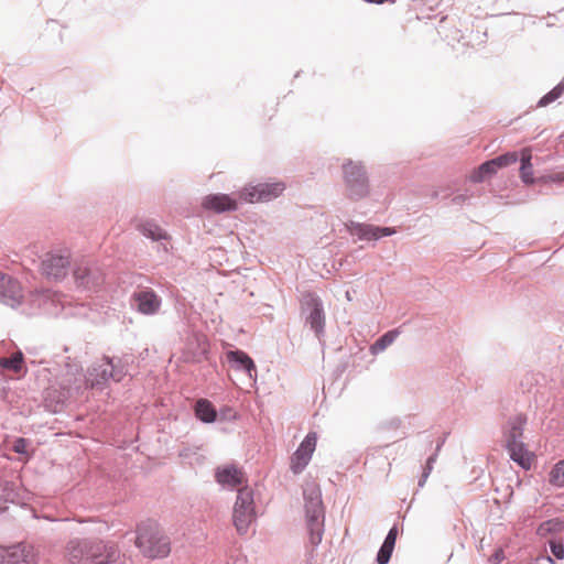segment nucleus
<instances>
[{
    "label": "nucleus",
    "instance_id": "1",
    "mask_svg": "<svg viewBox=\"0 0 564 564\" xmlns=\"http://www.w3.org/2000/svg\"><path fill=\"white\" fill-rule=\"evenodd\" d=\"M69 564H109L119 556L112 542L100 539H73L67 544Z\"/></svg>",
    "mask_w": 564,
    "mask_h": 564
},
{
    "label": "nucleus",
    "instance_id": "2",
    "mask_svg": "<svg viewBox=\"0 0 564 564\" xmlns=\"http://www.w3.org/2000/svg\"><path fill=\"white\" fill-rule=\"evenodd\" d=\"M305 523L312 545L317 546L323 539L325 508L322 490L315 482L307 484L303 489Z\"/></svg>",
    "mask_w": 564,
    "mask_h": 564
},
{
    "label": "nucleus",
    "instance_id": "3",
    "mask_svg": "<svg viewBox=\"0 0 564 564\" xmlns=\"http://www.w3.org/2000/svg\"><path fill=\"white\" fill-rule=\"evenodd\" d=\"M135 545L150 558H163L171 552V542L155 521L141 522L137 527Z\"/></svg>",
    "mask_w": 564,
    "mask_h": 564
},
{
    "label": "nucleus",
    "instance_id": "4",
    "mask_svg": "<svg viewBox=\"0 0 564 564\" xmlns=\"http://www.w3.org/2000/svg\"><path fill=\"white\" fill-rule=\"evenodd\" d=\"M20 303L17 310L28 316L56 314L62 306L61 295L50 289L22 292Z\"/></svg>",
    "mask_w": 564,
    "mask_h": 564
},
{
    "label": "nucleus",
    "instance_id": "5",
    "mask_svg": "<svg viewBox=\"0 0 564 564\" xmlns=\"http://www.w3.org/2000/svg\"><path fill=\"white\" fill-rule=\"evenodd\" d=\"M341 172L347 198L357 202L370 194L369 176L362 162L347 159Z\"/></svg>",
    "mask_w": 564,
    "mask_h": 564
},
{
    "label": "nucleus",
    "instance_id": "6",
    "mask_svg": "<svg viewBox=\"0 0 564 564\" xmlns=\"http://www.w3.org/2000/svg\"><path fill=\"white\" fill-rule=\"evenodd\" d=\"M127 375L126 367L120 360L105 356L101 361L95 362L85 376L86 384L90 388H102L109 380L120 382Z\"/></svg>",
    "mask_w": 564,
    "mask_h": 564
},
{
    "label": "nucleus",
    "instance_id": "7",
    "mask_svg": "<svg viewBox=\"0 0 564 564\" xmlns=\"http://www.w3.org/2000/svg\"><path fill=\"white\" fill-rule=\"evenodd\" d=\"M301 307L305 314V323L321 339L325 335L326 315L322 299L313 292L303 294Z\"/></svg>",
    "mask_w": 564,
    "mask_h": 564
},
{
    "label": "nucleus",
    "instance_id": "8",
    "mask_svg": "<svg viewBox=\"0 0 564 564\" xmlns=\"http://www.w3.org/2000/svg\"><path fill=\"white\" fill-rule=\"evenodd\" d=\"M77 289L88 292L99 291L106 281L104 268L93 261L82 262L74 270Z\"/></svg>",
    "mask_w": 564,
    "mask_h": 564
},
{
    "label": "nucleus",
    "instance_id": "9",
    "mask_svg": "<svg viewBox=\"0 0 564 564\" xmlns=\"http://www.w3.org/2000/svg\"><path fill=\"white\" fill-rule=\"evenodd\" d=\"M70 265V257L68 252H48L41 263V272L47 279L56 281L63 280Z\"/></svg>",
    "mask_w": 564,
    "mask_h": 564
},
{
    "label": "nucleus",
    "instance_id": "10",
    "mask_svg": "<svg viewBox=\"0 0 564 564\" xmlns=\"http://www.w3.org/2000/svg\"><path fill=\"white\" fill-rule=\"evenodd\" d=\"M284 189L285 185L281 182L259 183L246 187L240 197L248 203L269 202L281 195Z\"/></svg>",
    "mask_w": 564,
    "mask_h": 564
},
{
    "label": "nucleus",
    "instance_id": "11",
    "mask_svg": "<svg viewBox=\"0 0 564 564\" xmlns=\"http://www.w3.org/2000/svg\"><path fill=\"white\" fill-rule=\"evenodd\" d=\"M317 434L308 432L291 457V470L294 474L302 473L311 462L315 451Z\"/></svg>",
    "mask_w": 564,
    "mask_h": 564
},
{
    "label": "nucleus",
    "instance_id": "12",
    "mask_svg": "<svg viewBox=\"0 0 564 564\" xmlns=\"http://www.w3.org/2000/svg\"><path fill=\"white\" fill-rule=\"evenodd\" d=\"M132 305L143 315H154L162 306V299L152 289H139L131 295Z\"/></svg>",
    "mask_w": 564,
    "mask_h": 564
},
{
    "label": "nucleus",
    "instance_id": "13",
    "mask_svg": "<svg viewBox=\"0 0 564 564\" xmlns=\"http://www.w3.org/2000/svg\"><path fill=\"white\" fill-rule=\"evenodd\" d=\"M21 283L8 274L0 273V303L17 310L21 304Z\"/></svg>",
    "mask_w": 564,
    "mask_h": 564
},
{
    "label": "nucleus",
    "instance_id": "14",
    "mask_svg": "<svg viewBox=\"0 0 564 564\" xmlns=\"http://www.w3.org/2000/svg\"><path fill=\"white\" fill-rule=\"evenodd\" d=\"M0 557L1 564H32L35 554L30 544L18 543L1 550Z\"/></svg>",
    "mask_w": 564,
    "mask_h": 564
},
{
    "label": "nucleus",
    "instance_id": "15",
    "mask_svg": "<svg viewBox=\"0 0 564 564\" xmlns=\"http://www.w3.org/2000/svg\"><path fill=\"white\" fill-rule=\"evenodd\" d=\"M227 361L236 371H243L249 379L257 381V367L251 357L243 350L236 349L226 352Z\"/></svg>",
    "mask_w": 564,
    "mask_h": 564
},
{
    "label": "nucleus",
    "instance_id": "16",
    "mask_svg": "<svg viewBox=\"0 0 564 564\" xmlns=\"http://www.w3.org/2000/svg\"><path fill=\"white\" fill-rule=\"evenodd\" d=\"M202 207L216 214L235 212L238 209L237 199L228 194H210L203 198Z\"/></svg>",
    "mask_w": 564,
    "mask_h": 564
},
{
    "label": "nucleus",
    "instance_id": "17",
    "mask_svg": "<svg viewBox=\"0 0 564 564\" xmlns=\"http://www.w3.org/2000/svg\"><path fill=\"white\" fill-rule=\"evenodd\" d=\"M527 424L528 417L523 413L509 417L502 429L505 445L522 442Z\"/></svg>",
    "mask_w": 564,
    "mask_h": 564
},
{
    "label": "nucleus",
    "instance_id": "18",
    "mask_svg": "<svg viewBox=\"0 0 564 564\" xmlns=\"http://www.w3.org/2000/svg\"><path fill=\"white\" fill-rule=\"evenodd\" d=\"M505 447L512 462L517 463L524 470L531 469L534 454L528 449V446L523 441L505 445Z\"/></svg>",
    "mask_w": 564,
    "mask_h": 564
},
{
    "label": "nucleus",
    "instance_id": "19",
    "mask_svg": "<svg viewBox=\"0 0 564 564\" xmlns=\"http://www.w3.org/2000/svg\"><path fill=\"white\" fill-rule=\"evenodd\" d=\"M215 478L219 485L224 487L235 488L242 482L243 474L236 466L227 465L216 469Z\"/></svg>",
    "mask_w": 564,
    "mask_h": 564
},
{
    "label": "nucleus",
    "instance_id": "20",
    "mask_svg": "<svg viewBox=\"0 0 564 564\" xmlns=\"http://www.w3.org/2000/svg\"><path fill=\"white\" fill-rule=\"evenodd\" d=\"M346 228L350 235L356 236L359 240H378L376 234L378 226L350 220Z\"/></svg>",
    "mask_w": 564,
    "mask_h": 564
},
{
    "label": "nucleus",
    "instance_id": "21",
    "mask_svg": "<svg viewBox=\"0 0 564 564\" xmlns=\"http://www.w3.org/2000/svg\"><path fill=\"white\" fill-rule=\"evenodd\" d=\"M195 416L203 423H214L217 419V411L213 403L207 399H199L194 408Z\"/></svg>",
    "mask_w": 564,
    "mask_h": 564
},
{
    "label": "nucleus",
    "instance_id": "22",
    "mask_svg": "<svg viewBox=\"0 0 564 564\" xmlns=\"http://www.w3.org/2000/svg\"><path fill=\"white\" fill-rule=\"evenodd\" d=\"M254 517V511L234 508L232 521L239 534H246L248 532L249 525L251 524Z\"/></svg>",
    "mask_w": 564,
    "mask_h": 564
},
{
    "label": "nucleus",
    "instance_id": "23",
    "mask_svg": "<svg viewBox=\"0 0 564 564\" xmlns=\"http://www.w3.org/2000/svg\"><path fill=\"white\" fill-rule=\"evenodd\" d=\"M531 151L529 148H524L520 151L519 160L521 163L520 166V177L524 184H533L534 177H533V165L531 163Z\"/></svg>",
    "mask_w": 564,
    "mask_h": 564
},
{
    "label": "nucleus",
    "instance_id": "24",
    "mask_svg": "<svg viewBox=\"0 0 564 564\" xmlns=\"http://www.w3.org/2000/svg\"><path fill=\"white\" fill-rule=\"evenodd\" d=\"M399 332L397 329L389 330L381 335L369 348L372 355L382 352L389 347L398 337Z\"/></svg>",
    "mask_w": 564,
    "mask_h": 564
},
{
    "label": "nucleus",
    "instance_id": "25",
    "mask_svg": "<svg viewBox=\"0 0 564 564\" xmlns=\"http://www.w3.org/2000/svg\"><path fill=\"white\" fill-rule=\"evenodd\" d=\"M140 231L144 237L150 238L153 241L166 240L169 238L166 231L153 221L142 224Z\"/></svg>",
    "mask_w": 564,
    "mask_h": 564
},
{
    "label": "nucleus",
    "instance_id": "26",
    "mask_svg": "<svg viewBox=\"0 0 564 564\" xmlns=\"http://www.w3.org/2000/svg\"><path fill=\"white\" fill-rule=\"evenodd\" d=\"M234 508L254 511L253 490L248 487L239 489Z\"/></svg>",
    "mask_w": 564,
    "mask_h": 564
},
{
    "label": "nucleus",
    "instance_id": "27",
    "mask_svg": "<svg viewBox=\"0 0 564 564\" xmlns=\"http://www.w3.org/2000/svg\"><path fill=\"white\" fill-rule=\"evenodd\" d=\"M24 357L21 350L13 352L10 357L0 358V367L12 370L15 373L21 372Z\"/></svg>",
    "mask_w": 564,
    "mask_h": 564
},
{
    "label": "nucleus",
    "instance_id": "28",
    "mask_svg": "<svg viewBox=\"0 0 564 564\" xmlns=\"http://www.w3.org/2000/svg\"><path fill=\"white\" fill-rule=\"evenodd\" d=\"M564 529V521L554 518L543 521L536 530L538 535L545 538L549 534L561 532Z\"/></svg>",
    "mask_w": 564,
    "mask_h": 564
},
{
    "label": "nucleus",
    "instance_id": "29",
    "mask_svg": "<svg viewBox=\"0 0 564 564\" xmlns=\"http://www.w3.org/2000/svg\"><path fill=\"white\" fill-rule=\"evenodd\" d=\"M20 495L17 490V486L12 481L0 482V502L14 503L19 499Z\"/></svg>",
    "mask_w": 564,
    "mask_h": 564
},
{
    "label": "nucleus",
    "instance_id": "30",
    "mask_svg": "<svg viewBox=\"0 0 564 564\" xmlns=\"http://www.w3.org/2000/svg\"><path fill=\"white\" fill-rule=\"evenodd\" d=\"M549 482L556 487H564V459L558 460L549 473Z\"/></svg>",
    "mask_w": 564,
    "mask_h": 564
},
{
    "label": "nucleus",
    "instance_id": "31",
    "mask_svg": "<svg viewBox=\"0 0 564 564\" xmlns=\"http://www.w3.org/2000/svg\"><path fill=\"white\" fill-rule=\"evenodd\" d=\"M563 94L564 78L538 101V106L545 107L555 101L556 99H558Z\"/></svg>",
    "mask_w": 564,
    "mask_h": 564
},
{
    "label": "nucleus",
    "instance_id": "32",
    "mask_svg": "<svg viewBox=\"0 0 564 564\" xmlns=\"http://www.w3.org/2000/svg\"><path fill=\"white\" fill-rule=\"evenodd\" d=\"M178 456L185 463L193 465L194 463H198L200 460L199 447L196 446H187L180 451Z\"/></svg>",
    "mask_w": 564,
    "mask_h": 564
},
{
    "label": "nucleus",
    "instance_id": "33",
    "mask_svg": "<svg viewBox=\"0 0 564 564\" xmlns=\"http://www.w3.org/2000/svg\"><path fill=\"white\" fill-rule=\"evenodd\" d=\"M496 167H506L519 161L518 152H507L492 159Z\"/></svg>",
    "mask_w": 564,
    "mask_h": 564
},
{
    "label": "nucleus",
    "instance_id": "34",
    "mask_svg": "<svg viewBox=\"0 0 564 564\" xmlns=\"http://www.w3.org/2000/svg\"><path fill=\"white\" fill-rule=\"evenodd\" d=\"M394 545L383 542L380 546L378 553H377V563L378 564H388L392 552H393Z\"/></svg>",
    "mask_w": 564,
    "mask_h": 564
},
{
    "label": "nucleus",
    "instance_id": "35",
    "mask_svg": "<svg viewBox=\"0 0 564 564\" xmlns=\"http://www.w3.org/2000/svg\"><path fill=\"white\" fill-rule=\"evenodd\" d=\"M549 545L551 553L556 560H564V543L562 541L551 540Z\"/></svg>",
    "mask_w": 564,
    "mask_h": 564
},
{
    "label": "nucleus",
    "instance_id": "36",
    "mask_svg": "<svg viewBox=\"0 0 564 564\" xmlns=\"http://www.w3.org/2000/svg\"><path fill=\"white\" fill-rule=\"evenodd\" d=\"M28 441L24 437H18L12 445L14 453L24 455L26 454Z\"/></svg>",
    "mask_w": 564,
    "mask_h": 564
},
{
    "label": "nucleus",
    "instance_id": "37",
    "mask_svg": "<svg viewBox=\"0 0 564 564\" xmlns=\"http://www.w3.org/2000/svg\"><path fill=\"white\" fill-rule=\"evenodd\" d=\"M479 167L480 172H482L487 177L496 174L498 171V167L495 166L492 159L481 163Z\"/></svg>",
    "mask_w": 564,
    "mask_h": 564
},
{
    "label": "nucleus",
    "instance_id": "38",
    "mask_svg": "<svg viewBox=\"0 0 564 564\" xmlns=\"http://www.w3.org/2000/svg\"><path fill=\"white\" fill-rule=\"evenodd\" d=\"M67 368V373L74 377V381H76V376H80V367L77 364H72L70 358H67V362L65 364Z\"/></svg>",
    "mask_w": 564,
    "mask_h": 564
},
{
    "label": "nucleus",
    "instance_id": "39",
    "mask_svg": "<svg viewBox=\"0 0 564 564\" xmlns=\"http://www.w3.org/2000/svg\"><path fill=\"white\" fill-rule=\"evenodd\" d=\"M505 560V552L502 549H497L492 555L490 556L489 561L492 564H499Z\"/></svg>",
    "mask_w": 564,
    "mask_h": 564
},
{
    "label": "nucleus",
    "instance_id": "40",
    "mask_svg": "<svg viewBox=\"0 0 564 564\" xmlns=\"http://www.w3.org/2000/svg\"><path fill=\"white\" fill-rule=\"evenodd\" d=\"M397 535H398V528H397V525H393L389 530V532H388V534H387V536H386L383 542L394 545L395 544V540H397Z\"/></svg>",
    "mask_w": 564,
    "mask_h": 564
},
{
    "label": "nucleus",
    "instance_id": "41",
    "mask_svg": "<svg viewBox=\"0 0 564 564\" xmlns=\"http://www.w3.org/2000/svg\"><path fill=\"white\" fill-rule=\"evenodd\" d=\"M487 176L480 172V167L478 166L477 170H475L471 174H470V181L473 183H481L485 181Z\"/></svg>",
    "mask_w": 564,
    "mask_h": 564
},
{
    "label": "nucleus",
    "instance_id": "42",
    "mask_svg": "<svg viewBox=\"0 0 564 564\" xmlns=\"http://www.w3.org/2000/svg\"><path fill=\"white\" fill-rule=\"evenodd\" d=\"M378 239L381 237H389L395 234V230L391 227H378V230L376 231Z\"/></svg>",
    "mask_w": 564,
    "mask_h": 564
},
{
    "label": "nucleus",
    "instance_id": "43",
    "mask_svg": "<svg viewBox=\"0 0 564 564\" xmlns=\"http://www.w3.org/2000/svg\"><path fill=\"white\" fill-rule=\"evenodd\" d=\"M436 458H437V453H434L432 454L427 459H426V466H433L434 467V464L436 462Z\"/></svg>",
    "mask_w": 564,
    "mask_h": 564
},
{
    "label": "nucleus",
    "instance_id": "44",
    "mask_svg": "<svg viewBox=\"0 0 564 564\" xmlns=\"http://www.w3.org/2000/svg\"><path fill=\"white\" fill-rule=\"evenodd\" d=\"M221 413L224 414V416H227V413H230V415H229L230 419L236 417V414L234 413V411L230 408H226L224 411H221Z\"/></svg>",
    "mask_w": 564,
    "mask_h": 564
},
{
    "label": "nucleus",
    "instance_id": "45",
    "mask_svg": "<svg viewBox=\"0 0 564 564\" xmlns=\"http://www.w3.org/2000/svg\"><path fill=\"white\" fill-rule=\"evenodd\" d=\"M429 477L426 476V474H423L421 475L420 479H419V487H423L425 485V481Z\"/></svg>",
    "mask_w": 564,
    "mask_h": 564
},
{
    "label": "nucleus",
    "instance_id": "46",
    "mask_svg": "<svg viewBox=\"0 0 564 564\" xmlns=\"http://www.w3.org/2000/svg\"><path fill=\"white\" fill-rule=\"evenodd\" d=\"M465 199V197L463 195H457L453 198V202L455 204H460L463 200Z\"/></svg>",
    "mask_w": 564,
    "mask_h": 564
},
{
    "label": "nucleus",
    "instance_id": "47",
    "mask_svg": "<svg viewBox=\"0 0 564 564\" xmlns=\"http://www.w3.org/2000/svg\"><path fill=\"white\" fill-rule=\"evenodd\" d=\"M433 470V466H426L423 468V474H426V476L429 477L431 471Z\"/></svg>",
    "mask_w": 564,
    "mask_h": 564
},
{
    "label": "nucleus",
    "instance_id": "48",
    "mask_svg": "<svg viewBox=\"0 0 564 564\" xmlns=\"http://www.w3.org/2000/svg\"><path fill=\"white\" fill-rule=\"evenodd\" d=\"M443 443H444V441H442V442H440V443L437 444V446H436V452H435V453H437V452L441 449V447H442Z\"/></svg>",
    "mask_w": 564,
    "mask_h": 564
},
{
    "label": "nucleus",
    "instance_id": "49",
    "mask_svg": "<svg viewBox=\"0 0 564 564\" xmlns=\"http://www.w3.org/2000/svg\"><path fill=\"white\" fill-rule=\"evenodd\" d=\"M443 443H444V441H442V442H440V443L437 444V446H436V452H435V453H437V452L441 449V447H442Z\"/></svg>",
    "mask_w": 564,
    "mask_h": 564
},
{
    "label": "nucleus",
    "instance_id": "50",
    "mask_svg": "<svg viewBox=\"0 0 564 564\" xmlns=\"http://www.w3.org/2000/svg\"><path fill=\"white\" fill-rule=\"evenodd\" d=\"M547 562H550L551 564H555L554 560L551 557V556H547L546 557Z\"/></svg>",
    "mask_w": 564,
    "mask_h": 564
},
{
    "label": "nucleus",
    "instance_id": "51",
    "mask_svg": "<svg viewBox=\"0 0 564 564\" xmlns=\"http://www.w3.org/2000/svg\"><path fill=\"white\" fill-rule=\"evenodd\" d=\"M346 297H347V300H349V301L351 300L350 294H349V291H347V292H346Z\"/></svg>",
    "mask_w": 564,
    "mask_h": 564
}]
</instances>
